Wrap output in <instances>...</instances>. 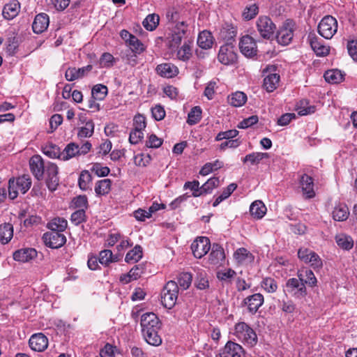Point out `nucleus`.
<instances>
[{
    "label": "nucleus",
    "mask_w": 357,
    "mask_h": 357,
    "mask_svg": "<svg viewBox=\"0 0 357 357\" xmlns=\"http://www.w3.org/2000/svg\"><path fill=\"white\" fill-rule=\"evenodd\" d=\"M140 324L143 337L149 344L158 347L162 344V338L158 335L160 321L155 314L153 312L143 314Z\"/></svg>",
    "instance_id": "f257e3e1"
},
{
    "label": "nucleus",
    "mask_w": 357,
    "mask_h": 357,
    "mask_svg": "<svg viewBox=\"0 0 357 357\" xmlns=\"http://www.w3.org/2000/svg\"><path fill=\"white\" fill-rule=\"evenodd\" d=\"M32 181L29 175L23 174L8 181V192L10 199H15L20 193L25 194L31 188Z\"/></svg>",
    "instance_id": "f03ea898"
},
{
    "label": "nucleus",
    "mask_w": 357,
    "mask_h": 357,
    "mask_svg": "<svg viewBox=\"0 0 357 357\" xmlns=\"http://www.w3.org/2000/svg\"><path fill=\"white\" fill-rule=\"evenodd\" d=\"M188 29V24L184 22H178V24L172 26L166 36V45L171 50H176L185 37Z\"/></svg>",
    "instance_id": "7ed1b4c3"
},
{
    "label": "nucleus",
    "mask_w": 357,
    "mask_h": 357,
    "mask_svg": "<svg viewBox=\"0 0 357 357\" xmlns=\"http://www.w3.org/2000/svg\"><path fill=\"white\" fill-rule=\"evenodd\" d=\"M234 335L238 340L250 347L255 346L258 341L255 331L245 322H240L235 325Z\"/></svg>",
    "instance_id": "20e7f679"
},
{
    "label": "nucleus",
    "mask_w": 357,
    "mask_h": 357,
    "mask_svg": "<svg viewBox=\"0 0 357 357\" xmlns=\"http://www.w3.org/2000/svg\"><path fill=\"white\" fill-rule=\"evenodd\" d=\"M178 294V284L173 280L167 282L161 293V302L163 306L172 309L176 303Z\"/></svg>",
    "instance_id": "39448f33"
},
{
    "label": "nucleus",
    "mask_w": 357,
    "mask_h": 357,
    "mask_svg": "<svg viewBox=\"0 0 357 357\" xmlns=\"http://www.w3.org/2000/svg\"><path fill=\"white\" fill-rule=\"evenodd\" d=\"M298 257L305 264H310L314 270H319L323 266V262L320 257L307 248H300L298 250Z\"/></svg>",
    "instance_id": "423d86ee"
},
{
    "label": "nucleus",
    "mask_w": 357,
    "mask_h": 357,
    "mask_svg": "<svg viewBox=\"0 0 357 357\" xmlns=\"http://www.w3.org/2000/svg\"><path fill=\"white\" fill-rule=\"evenodd\" d=\"M284 291L289 294L295 298H303L307 295L305 283L299 278H292L287 280Z\"/></svg>",
    "instance_id": "0eeeda50"
},
{
    "label": "nucleus",
    "mask_w": 357,
    "mask_h": 357,
    "mask_svg": "<svg viewBox=\"0 0 357 357\" xmlns=\"http://www.w3.org/2000/svg\"><path fill=\"white\" fill-rule=\"evenodd\" d=\"M337 22L331 15L325 16L318 25L319 33L326 39H331L337 32Z\"/></svg>",
    "instance_id": "6e6552de"
},
{
    "label": "nucleus",
    "mask_w": 357,
    "mask_h": 357,
    "mask_svg": "<svg viewBox=\"0 0 357 357\" xmlns=\"http://www.w3.org/2000/svg\"><path fill=\"white\" fill-rule=\"evenodd\" d=\"M256 26L259 35L265 39H271L276 29L275 24L267 16H260L256 22Z\"/></svg>",
    "instance_id": "1a4fd4ad"
},
{
    "label": "nucleus",
    "mask_w": 357,
    "mask_h": 357,
    "mask_svg": "<svg viewBox=\"0 0 357 357\" xmlns=\"http://www.w3.org/2000/svg\"><path fill=\"white\" fill-rule=\"evenodd\" d=\"M218 59L224 65L233 64L236 61L237 54L233 43H226L220 47Z\"/></svg>",
    "instance_id": "9d476101"
},
{
    "label": "nucleus",
    "mask_w": 357,
    "mask_h": 357,
    "mask_svg": "<svg viewBox=\"0 0 357 357\" xmlns=\"http://www.w3.org/2000/svg\"><path fill=\"white\" fill-rule=\"evenodd\" d=\"M59 168L57 165L51 162H46V169L44 176L45 177V183L48 189L54 191L59 183V177L58 176Z\"/></svg>",
    "instance_id": "9b49d317"
},
{
    "label": "nucleus",
    "mask_w": 357,
    "mask_h": 357,
    "mask_svg": "<svg viewBox=\"0 0 357 357\" xmlns=\"http://www.w3.org/2000/svg\"><path fill=\"white\" fill-rule=\"evenodd\" d=\"M264 89H277L280 83V75L275 73V66H268L263 70Z\"/></svg>",
    "instance_id": "f8f14e48"
},
{
    "label": "nucleus",
    "mask_w": 357,
    "mask_h": 357,
    "mask_svg": "<svg viewBox=\"0 0 357 357\" xmlns=\"http://www.w3.org/2000/svg\"><path fill=\"white\" fill-rule=\"evenodd\" d=\"M293 26V22L288 20L279 29L275 36L279 44L282 45L289 44L294 36Z\"/></svg>",
    "instance_id": "ddd939ff"
},
{
    "label": "nucleus",
    "mask_w": 357,
    "mask_h": 357,
    "mask_svg": "<svg viewBox=\"0 0 357 357\" xmlns=\"http://www.w3.org/2000/svg\"><path fill=\"white\" fill-rule=\"evenodd\" d=\"M45 245L51 248L56 249L62 247L66 242V237L63 233L49 231L43 234Z\"/></svg>",
    "instance_id": "4468645a"
},
{
    "label": "nucleus",
    "mask_w": 357,
    "mask_h": 357,
    "mask_svg": "<svg viewBox=\"0 0 357 357\" xmlns=\"http://www.w3.org/2000/svg\"><path fill=\"white\" fill-rule=\"evenodd\" d=\"M211 243L207 237L201 236L197 238L191 245V249L194 256L200 259L210 250Z\"/></svg>",
    "instance_id": "2eb2a0df"
},
{
    "label": "nucleus",
    "mask_w": 357,
    "mask_h": 357,
    "mask_svg": "<svg viewBox=\"0 0 357 357\" xmlns=\"http://www.w3.org/2000/svg\"><path fill=\"white\" fill-rule=\"evenodd\" d=\"M29 167L31 173L38 181L43 178L46 162L40 155H35L32 156L29 160Z\"/></svg>",
    "instance_id": "dca6fc26"
},
{
    "label": "nucleus",
    "mask_w": 357,
    "mask_h": 357,
    "mask_svg": "<svg viewBox=\"0 0 357 357\" xmlns=\"http://www.w3.org/2000/svg\"><path fill=\"white\" fill-rule=\"evenodd\" d=\"M239 49L247 57H252L257 54V47L255 40L251 36L246 35L241 38Z\"/></svg>",
    "instance_id": "f3484780"
},
{
    "label": "nucleus",
    "mask_w": 357,
    "mask_h": 357,
    "mask_svg": "<svg viewBox=\"0 0 357 357\" xmlns=\"http://www.w3.org/2000/svg\"><path fill=\"white\" fill-rule=\"evenodd\" d=\"M243 347L233 341H228L225 347L220 350V357H241L243 354Z\"/></svg>",
    "instance_id": "a211bd4d"
},
{
    "label": "nucleus",
    "mask_w": 357,
    "mask_h": 357,
    "mask_svg": "<svg viewBox=\"0 0 357 357\" xmlns=\"http://www.w3.org/2000/svg\"><path fill=\"white\" fill-rule=\"evenodd\" d=\"M264 303V296L259 293L254 294L243 300V304L252 314H255Z\"/></svg>",
    "instance_id": "6ab92c4d"
},
{
    "label": "nucleus",
    "mask_w": 357,
    "mask_h": 357,
    "mask_svg": "<svg viewBox=\"0 0 357 357\" xmlns=\"http://www.w3.org/2000/svg\"><path fill=\"white\" fill-rule=\"evenodd\" d=\"M29 343L31 349L40 352L47 348L48 340L43 333H36L31 335Z\"/></svg>",
    "instance_id": "aec40b11"
},
{
    "label": "nucleus",
    "mask_w": 357,
    "mask_h": 357,
    "mask_svg": "<svg viewBox=\"0 0 357 357\" xmlns=\"http://www.w3.org/2000/svg\"><path fill=\"white\" fill-rule=\"evenodd\" d=\"M299 183L303 194L306 199H311L315 196L313 179L311 176L307 174L302 175Z\"/></svg>",
    "instance_id": "412c9836"
},
{
    "label": "nucleus",
    "mask_w": 357,
    "mask_h": 357,
    "mask_svg": "<svg viewBox=\"0 0 357 357\" xmlns=\"http://www.w3.org/2000/svg\"><path fill=\"white\" fill-rule=\"evenodd\" d=\"M310 46L318 56H325L329 54V47L325 46L319 41L314 34H310L308 36Z\"/></svg>",
    "instance_id": "4be33fe9"
},
{
    "label": "nucleus",
    "mask_w": 357,
    "mask_h": 357,
    "mask_svg": "<svg viewBox=\"0 0 357 357\" xmlns=\"http://www.w3.org/2000/svg\"><path fill=\"white\" fill-rule=\"evenodd\" d=\"M91 70V65H88L86 66L79 68H69L66 71V78L68 81H73L77 79L82 78L86 75H87Z\"/></svg>",
    "instance_id": "5701e85b"
},
{
    "label": "nucleus",
    "mask_w": 357,
    "mask_h": 357,
    "mask_svg": "<svg viewBox=\"0 0 357 357\" xmlns=\"http://www.w3.org/2000/svg\"><path fill=\"white\" fill-rule=\"evenodd\" d=\"M49 17L45 13L37 15L32 24L33 31L36 33H41L45 31L49 26Z\"/></svg>",
    "instance_id": "b1692460"
},
{
    "label": "nucleus",
    "mask_w": 357,
    "mask_h": 357,
    "mask_svg": "<svg viewBox=\"0 0 357 357\" xmlns=\"http://www.w3.org/2000/svg\"><path fill=\"white\" fill-rule=\"evenodd\" d=\"M37 256V252L33 248H24L13 253V259L21 262H27Z\"/></svg>",
    "instance_id": "393cba45"
},
{
    "label": "nucleus",
    "mask_w": 357,
    "mask_h": 357,
    "mask_svg": "<svg viewBox=\"0 0 357 357\" xmlns=\"http://www.w3.org/2000/svg\"><path fill=\"white\" fill-rule=\"evenodd\" d=\"M156 71L160 76L167 78L176 76L178 73V68L171 63L158 65L156 68Z\"/></svg>",
    "instance_id": "a878e982"
},
{
    "label": "nucleus",
    "mask_w": 357,
    "mask_h": 357,
    "mask_svg": "<svg viewBox=\"0 0 357 357\" xmlns=\"http://www.w3.org/2000/svg\"><path fill=\"white\" fill-rule=\"evenodd\" d=\"M122 257L121 254L113 255L110 250H103L100 252L98 261L100 264L107 266L112 262H116L120 260Z\"/></svg>",
    "instance_id": "bb28decb"
},
{
    "label": "nucleus",
    "mask_w": 357,
    "mask_h": 357,
    "mask_svg": "<svg viewBox=\"0 0 357 357\" xmlns=\"http://www.w3.org/2000/svg\"><path fill=\"white\" fill-rule=\"evenodd\" d=\"M214 38L212 33L208 31H203L199 33L197 38V45L204 50H208L212 47Z\"/></svg>",
    "instance_id": "cd10ccee"
},
{
    "label": "nucleus",
    "mask_w": 357,
    "mask_h": 357,
    "mask_svg": "<svg viewBox=\"0 0 357 357\" xmlns=\"http://www.w3.org/2000/svg\"><path fill=\"white\" fill-rule=\"evenodd\" d=\"M297 276L305 283V285L307 284L310 287L317 285V278L314 273L310 269L299 270L297 273Z\"/></svg>",
    "instance_id": "c85d7f7f"
},
{
    "label": "nucleus",
    "mask_w": 357,
    "mask_h": 357,
    "mask_svg": "<svg viewBox=\"0 0 357 357\" xmlns=\"http://www.w3.org/2000/svg\"><path fill=\"white\" fill-rule=\"evenodd\" d=\"M20 8V6L18 1H12L7 3L3 9V16L7 20H12L17 15Z\"/></svg>",
    "instance_id": "c756f323"
},
{
    "label": "nucleus",
    "mask_w": 357,
    "mask_h": 357,
    "mask_svg": "<svg viewBox=\"0 0 357 357\" xmlns=\"http://www.w3.org/2000/svg\"><path fill=\"white\" fill-rule=\"evenodd\" d=\"M250 212L252 217L256 219H261L266 212V207L260 200H256L250 206Z\"/></svg>",
    "instance_id": "7c9ffc66"
},
{
    "label": "nucleus",
    "mask_w": 357,
    "mask_h": 357,
    "mask_svg": "<svg viewBox=\"0 0 357 357\" xmlns=\"http://www.w3.org/2000/svg\"><path fill=\"white\" fill-rule=\"evenodd\" d=\"M225 259V252L223 248L218 244H213L211 252L209 255V261L211 264L216 265Z\"/></svg>",
    "instance_id": "2f4dec72"
},
{
    "label": "nucleus",
    "mask_w": 357,
    "mask_h": 357,
    "mask_svg": "<svg viewBox=\"0 0 357 357\" xmlns=\"http://www.w3.org/2000/svg\"><path fill=\"white\" fill-rule=\"evenodd\" d=\"M231 105L238 107L243 106L247 101V95L242 91H236L228 97Z\"/></svg>",
    "instance_id": "473e14b6"
},
{
    "label": "nucleus",
    "mask_w": 357,
    "mask_h": 357,
    "mask_svg": "<svg viewBox=\"0 0 357 357\" xmlns=\"http://www.w3.org/2000/svg\"><path fill=\"white\" fill-rule=\"evenodd\" d=\"M68 222L63 218H54L47 224V227L50 231H57L62 233L67 228Z\"/></svg>",
    "instance_id": "72a5a7b5"
},
{
    "label": "nucleus",
    "mask_w": 357,
    "mask_h": 357,
    "mask_svg": "<svg viewBox=\"0 0 357 357\" xmlns=\"http://www.w3.org/2000/svg\"><path fill=\"white\" fill-rule=\"evenodd\" d=\"M192 43L190 40L185 41L183 45L177 50L176 57L178 59L186 61L192 56Z\"/></svg>",
    "instance_id": "f704fd0d"
},
{
    "label": "nucleus",
    "mask_w": 357,
    "mask_h": 357,
    "mask_svg": "<svg viewBox=\"0 0 357 357\" xmlns=\"http://www.w3.org/2000/svg\"><path fill=\"white\" fill-rule=\"evenodd\" d=\"M344 74L338 69H332L327 70L324 73L325 80L331 84L341 82L344 79Z\"/></svg>",
    "instance_id": "c9c22d12"
},
{
    "label": "nucleus",
    "mask_w": 357,
    "mask_h": 357,
    "mask_svg": "<svg viewBox=\"0 0 357 357\" xmlns=\"http://www.w3.org/2000/svg\"><path fill=\"white\" fill-rule=\"evenodd\" d=\"M13 236L12 225L4 223L0 225V241L3 244L8 243Z\"/></svg>",
    "instance_id": "e433bc0d"
},
{
    "label": "nucleus",
    "mask_w": 357,
    "mask_h": 357,
    "mask_svg": "<svg viewBox=\"0 0 357 357\" xmlns=\"http://www.w3.org/2000/svg\"><path fill=\"white\" fill-rule=\"evenodd\" d=\"M143 256L142 248L137 245L126 255L125 261L128 264H135L139 261Z\"/></svg>",
    "instance_id": "4c0bfd02"
},
{
    "label": "nucleus",
    "mask_w": 357,
    "mask_h": 357,
    "mask_svg": "<svg viewBox=\"0 0 357 357\" xmlns=\"http://www.w3.org/2000/svg\"><path fill=\"white\" fill-rule=\"evenodd\" d=\"M295 109L300 116L310 114L315 112V107L310 105L309 101L305 99L301 100L297 102Z\"/></svg>",
    "instance_id": "58836bf2"
},
{
    "label": "nucleus",
    "mask_w": 357,
    "mask_h": 357,
    "mask_svg": "<svg viewBox=\"0 0 357 357\" xmlns=\"http://www.w3.org/2000/svg\"><path fill=\"white\" fill-rule=\"evenodd\" d=\"M236 29L231 25L226 24L220 32V37L226 43H233L236 36Z\"/></svg>",
    "instance_id": "ea45409f"
},
{
    "label": "nucleus",
    "mask_w": 357,
    "mask_h": 357,
    "mask_svg": "<svg viewBox=\"0 0 357 357\" xmlns=\"http://www.w3.org/2000/svg\"><path fill=\"white\" fill-rule=\"evenodd\" d=\"M349 215L348 207L343 204H340L334 208L333 211V219L336 221L346 220Z\"/></svg>",
    "instance_id": "a19ab883"
},
{
    "label": "nucleus",
    "mask_w": 357,
    "mask_h": 357,
    "mask_svg": "<svg viewBox=\"0 0 357 357\" xmlns=\"http://www.w3.org/2000/svg\"><path fill=\"white\" fill-rule=\"evenodd\" d=\"M79 155V145L74 142L69 143L61 152V160H68Z\"/></svg>",
    "instance_id": "79ce46f5"
},
{
    "label": "nucleus",
    "mask_w": 357,
    "mask_h": 357,
    "mask_svg": "<svg viewBox=\"0 0 357 357\" xmlns=\"http://www.w3.org/2000/svg\"><path fill=\"white\" fill-rule=\"evenodd\" d=\"M112 181L109 178H105L98 181L95 186V192L98 196L107 195L111 190Z\"/></svg>",
    "instance_id": "37998d69"
},
{
    "label": "nucleus",
    "mask_w": 357,
    "mask_h": 357,
    "mask_svg": "<svg viewBox=\"0 0 357 357\" xmlns=\"http://www.w3.org/2000/svg\"><path fill=\"white\" fill-rule=\"evenodd\" d=\"M335 241L339 247L349 250L353 248L354 241L350 236L340 234L335 236Z\"/></svg>",
    "instance_id": "c03bdc74"
},
{
    "label": "nucleus",
    "mask_w": 357,
    "mask_h": 357,
    "mask_svg": "<svg viewBox=\"0 0 357 357\" xmlns=\"http://www.w3.org/2000/svg\"><path fill=\"white\" fill-rule=\"evenodd\" d=\"M202 110L199 106L193 107L188 115L187 123L192 126L198 123L202 119Z\"/></svg>",
    "instance_id": "a18cd8bd"
},
{
    "label": "nucleus",
    "mask_w": 357,
    "mask_h": 357,
    "mask_svg": "<svg viewBox=\"0 0 357 357\" xmlns=\"http://www.w3.org/2000/svg\"><path fill=\"white\" fill-rule=\"evenodd\" d=\"M160 17L156 14H149L142 22L144 28L148 31H153L159 24Z\"/></svg>",
    "instance_id": "49530a36"
},
{
    "label": "nucleus",
    "mask_w": 357,
    "mask_h": 357,
    "mask_svg": "<svg viewBox=\"0 0 357 357\" xmlns=\"http://www.w3.org/2000/svg\"><path fill=\"white\" fill-rule=\"evenodd\" d=\"M94 132V123L92 120L89 119L86 124L82 126L78 131L77 136L79 138L90 137Z\"/></svg>",
    "instance_id": "de8ad7c7"
},
{
    "label": "nucleus",
    "mask_w": 357,
    "mask_h": 357,
    "mask_svg": "<svg viewBox=\"0 0 357 357\" xmlns=\"http://www.w3.org/2000/svg\"><path fill=\"white\" fill-rule=\"evenodd\" d=\"M267 153H259V152H253L252 153L248 154L243 158V163L250 162V165H257L259 163L261 160L264 158L268 157Z\"/></svg>",
    "instance_id": "09e8293b"
},
{
    "label": "nucleus",
    "mask_w": 357,
    "mask_h": 357,
    "mask_svg": "<svg viewBox=\"0 0 357 357\" xmlns=\"http://www.w3.org/2000/svg\"><path fill=\"white\" fill-rule=\"evenodd\" d=\"M92 181V176L87 170H84L81 172L79 179L78 185L81 190H86L90 185Z\"/></svg>",
    "instance_id": "8fccbe9b"
},
{
    "label": "nucleus",
    "mask_w": 357,
    "mask_h": 357,
    "mask_svg": "<svg viewBox=\"0 0 357 357\" xmlns=\"http://www.w3.org/2000/svg\"><path fill=\"white\" fill-rule=\"evenodd\" d=\"M178 286L179 285L183 289L185 290L189 288L192 283V277L190 273L184 272L178 274L177 277Z\"/></svg>",
    "instance_id": "3c124183"
},
{
    "label": "nucleus",
    "mask_w": 357,
    "mask_h": 357,
    "mask_svg": "<svg viewBox=\"0 0 357 357\" xmlns=\"http://www.w3.org/2000/svg\"><path fill=\"white\" fill-rule=\"evenodd\" d=\"M195 285L199 289L204 290L209 287L208 280L204 271L198 272L195 280Z\"/></svg>",
    "instance_id": "603ef678"
},
{
    "label": "nucleus",
    "mask_w": 357,
    "mask_h": 357,
    "mask_svg": "<svg viewBox=\"0 0 357 357\" xmlns=\"http://www.w3.org/2000/svg\"><path fill=\"white\" fill-rule=\"evenodd\" d=\"M237 188V185L236 183L229 184L226 189L223 190L220 195H219L215 200L213 204L214 207L217 206L220 203H221L223 200L228 198L231 194L236 190Z\"/></svg>",
    "instance_id": "864d4df0"
},
{
    "label": "nucleus",
    "mask_w": 357,
    "mask_h": 357,
    "mask_svg": "<svg viewBox=\"0 0 357 357\" xmlns=\"http://www.w3.org/2000/svg\"><path fill=\"white\" fill-rule=\"evenodd\" d=\"M45 2L50 8L61 11L68 6L70 0H45Z\"/></svg>",
    "instance_id": "5fc2aeb1"
},
{
    "label": "nucleus",
    "mask_w": 357,
    "mask_h": 357,
    "mask_svg": "<svg viewBox=\"0 0 357 357\" xmlns=\"http://www.w3.org/2000/svg\"><path fill=\"white\" fill-rule=\"evenodd\" d=\"M261 286L268 293H274L278 289L276 281L271 278H264L261 282Z\"/></svg>",
    "instance_id": "6e6d98bb"
},
{
    "label": "nucleus",
    "mask_w": 357,
    "mask_h": 357,
    "mask_svg": "<svg viewBox=\"0 0 357 357\" xmlns=\"http://www.w3.org/2000/svg\"><path fill=\"white\" fill-rule=\"evenodd\" d=\"M259 8L256 3L247 6L243 12V17L247 20L253 19L258 13Z\"/></svg>",
    "instance_id": "4d7b16f0"
},
{
    "label": "nucleus",
    "mask_w": 357,
    "mask_h": 357,
    "mask_svg": "<svg viewBox=\"0 0 357 357\" xmlns=\"http://www.w3.org/2000/svg\"><path fill=\"white\" fill-rule=\"evenodd\" d=\"M219 183L218 178H211L201 186L202 190L205 192V194L211 193L215 188L219 185Z\"/></svg>",
    "instance_id": "13d9d810"
},
{
    "label": "nucleus",
    "mask_w": 357,
    "mask_h": 357,
    "mask_svg": "<svg viewBox=\"0 0 357 357\" xmlns=\"http://www.w3.org/2000/svg\"><path fill=\"white\" fill-rule=\"evenodd\" d=\"M43 153L52 158H59L61 160V152L59 147L56 145H50L44 149Z\"/></svg>",
    "instance_id": "bf43d9fd"
},
{
    "label": "nucleus",
    "mask_w": 357,
    "mask_h": 357,
    "mask_svg": "<svg viewBox=\"0 0 357 357\" xmlns=\"http://www.w3.org/2000/svg\"><path fill=\"white\" fill-rule=\"evenodd\" d=\"M151 160V157L149 154L140 153L134 157V163L139 167L147 166Z\"/></svg>",
    "instance_id": "052dcab7"
},
{
    "label": "nucleus",
    "mask_w": 357,
    "mask_h": 357,
    "mask_svg": "<svg viewBox=\"0 0 357 357\" xmlns=\"http://www.w3.org/2000/svg\"><path fill=\"white\" fill-rule=\"evenodd\" d=\"M114 56L107 52L102 54L99 61V65L101 68H110L114 65Z\"/></svg>",
    "instance_id": "680f3d73"
},
{
    "label": "nucleus",
    "mask_w": 357,
    "mask_h": 357,
    "mask_svg": "<svg viewBox=\"0 0 357 357\" xmlns=\"http://www.w3.org/2000/svg\"><path fill=\"white\" fill-rule=\"evenodd\" d=\"M85 218V211L84 208H81L72 213L70 220L74 225H78L80 223L84 222Z\"/></svg>",
    "instance_id": "e2e57ef3"
},
{
    "label": "nucleus",
    "mask_w": 357,
    "mask_h": 357,
    "mask_svg": "<svg viewBox=\"0 0 357 357\" xmlns=\"http://www.w3.org/2000/svg\"><path fill=\"white\" fill-rule=\"evenodd\" d=\"M279 307L286 314H292L296 310V305L291 300L280 301Z\"/></svg>",
    "instance_id": "0e129e2a"
},
{
    "label": "nucleus",
    "mask_w": 357,
    "mask_h": 357,
    "mask_svg": "<svg viewBox=\"0 0 357 357\" xmlns=\"http://www.w3.org/2000/svg\"><path fill=\"white\" fill-rule=\"evenodd\" d=\"M347 49L349 55L355 62H357V40H348L347 44Z\"/></svg>",
    "instance_id": "69168bd1"
},
{
    "label": "nucleus",
    "mask_w": 357,
    "mask_h": 357,
    "mask_svg": "<svg viewBox=\"0 0 357 357\" xmlns=\"http://www.w3.org/2000/svg\"><path fill=\"white\" fill-rule=\"evenodd\" d=\"M236 275V272L231 268H225L217 273V277L222 281H229Z\"/></svg>",
    "instance_id": "338daca9"
},
{
    "label": "nucleus",
    "mask_w": 357,
    "mask_h": 357,
    "mask_svg": "<svg viewBox=\"0 0 357 357\" xmlns=\"http://www.w3.org/2000/svg\"><path fill=\"white\" fill-rule=\"evenodd\" d=\"M132 52L140 53L144 50V45L135 36L131 37L130 42L128 43Z\"/></svg>",
    "instance_id": "774afa93"
}]
</instances>
